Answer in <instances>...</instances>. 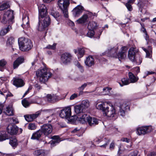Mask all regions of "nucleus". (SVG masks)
Listing matches in <instances>:
<instances>
[{"label": "nucleus", "mask_w": 156, "mask_h": 156, "mask_svg": "<svg viewBox=\"0 0 156 156\" xmlns=\"http://www.w3.org/2000/svg\"><path fill=\"white\" fill-rule=\"evenodd\" d=\"M67 24L68 25L70 26L73 27L74 25V23L71 20H67Z\"/></svg>", "instance_id": "nucleus-61"}, {"label": "nucleus", "mask_w": 156, "mask_h": 156, "mask_svg": "<svg viewBox=\"0 0 156 156\" xmlns=\"http://www.w3.org/2000/svg\"><path fill=\"white\" fill-rule=\"evenodd\" d=\"M24 59L23 57H20L18 58L14 62L13 67L14 69H16L23 61Z\"/></svg>", "instance_id": "nucleus-29"}, {"label": "nucleus", "mask_w": 156, "mask_h": 156, "mask_svg": "<svg viewBox=\"0 0 156 156\" xmlns=\"http://www.w3.org/2000/svg\"><path fill=\"white\" fill-rule=\"evenodd\" d=\"M142 48L146 53V57L148 58H151L152 56V50L151 48L150 47H149L148 50L143 47Z\"/></svg>", "instance_id": "nucleus-37"}, {"label": "nucleus", "mask_w": 156, "mask_h": 156, "mask_svg": "<svg viewBox=\"0 0 156 156\" xmlns=\"http://www.w3.org/2000/svg\"><path fill=\"white\" fill-rule=\"evenodd\" d=\"M42 134L41 130H39L33 134L31 139L38 140L41 136Z\"/></svg>", "instance_id": "nucleus-27"}, {"label": "nucleus", "mask_w": 156, "mask_h": 156, "mask_svg": "<svg viewBox=\"0 0 156 156\" xmlns=\"http://www.w3.org/2000/svg\"><path fill=\"white\" fill-rule=\"evenodd\" d=\"M41 131L45 136H47L51 134L52 131V126L50 124H44L41 126Z\"/></svg>", "instance_id": "nucleus-7"}, {"label": "nucleus", "mask_w": 156, "mask_h": 156, "mask_svg": "<svg viewBox=\"0 0 156 156\" xmlns=\"http://www.w3.org/2000/svg\"><path fill=\"white\" fill-rule=\"evenodd\" d=\"M50 14L55 19L57 18L59 16V14L58 12L55 11L54 10H51Z\"/></svg>", "instance_id": "nucleus-42"}, {"label": "nucleus", "mask_w": 156, "mask_h": 156, "mask_svg": "<svg viewBox=\"0 0 156 156\" xmlns=\"http://www.w3.org/2000/svg\"><path fill=\"white\" fill-rule=\"evenodd\" d=\"M71 115V108L70 107H66L62 109L59 113V116L61 118L68 120L70 117Z\"/></svg>", "instance_id": "nucleus-5"}, {"label": "nucleus", "mask_w": 156, "mask_h": 156, "mask_svg": "<svg viewBox=\"0 0 156 156\" xmlns=\"http://www.w3.org/2000/svg\"><path fill=\"white\" fill-rule=\"evenodd\" d=\"M5 113L8 115H12L13 113L12 107L9 106H7L5 109Z\"/></svg>", "instance_id": "nucleus-33"}, {"label": "nucleus", "mask_w": 156, "mask_h": 156, "mask_svg": "<svg viewBox=\"0 0 156 156\" xmlns=\"http://www.w3.org/2000/svg\"><path fill=\"white\" fill-rule=\"evenodd\" d=\"M119 113L122 116H124L126 112L129 109V106L126 103H123L121 104L119 106Z\"/></svg>", "instance_id": "nucleus-11"}, {"label": "nucleus", "mask_w": 156, "mask_h": 156, "mask_svg": "<svg viewBox=\"0 0 156 156\" xmlns=\"http://www.w3.org/2000/svg\"><path fill=\"white\" fill-rule=\"evenodd\" d=\"M18 130V128L15 124H10L7 128L8 133L11 135L16 134Z\"/></svg>", "instance_id": "nucleus-13"}, {"label": "nucleus", "mask_w": 156, "mask_h": 156, "mask_svg": "<svg viewBox=\"0 0 156 156\" xmlns=\"http://www.w3.org/2000/svg\"><path fill=\"white\" fill-rule=\"evenodd\" d=\"M83 107L85 110L88 108L90 106V103L89 101L87 100H83L80 104Z\"/></svg>", "instance_id": "nucleus-34"}, {"label": "nucleus", "mask_w": 156, "mask_h": 156, "mask_svg": "<svg viewBox=\"0 0 156 156\" xmlns=\"http://www.w3.org/2000/svg\"><path fill=\"white\" fill-rule=\"evenodd\" d=\"M52 139L53 140L49 142L48 143L51 144V147H53L55 146L57 144H58L61 141L59 137L58 136H54L52 137Z\"/></svg>", "instance_id": "nucleus-22"}, {"label": "nucleus", "mask_w": 156, "mask_h": 156, "mask_svg": "<svg viewBox=\"0 0 156 156\" xmlns=\"http://www.w3.org/2000/svg\"><path fill=\"white\" fill-rule=\"evenodd\" d=\"M74 110L77 114H80L84 112L85 109L81 105H76L74 107Z\"/></svg>", "instance_id": "nucleus-24"}, {"label": "nucleus", "mask_w": 156, "mask_h": 156, "mask_svg": "<svg viewBox=\"0 0 156 156\" xmlns=\"http://www.w3.org/2000/svg\"><path fill=\"white\" fill-rule=\"evenodd\" d=\"M89 30L87 34V35L88 37L91 38L94 36L95 32L93 30Z\"/></svg>", "instance_id": "nucleus-46"}, {"label": "nucleus", "mask_w": 156, "mask_h": 156, "mask_svg": "<svg viewBox=\"0 0 156 156\" xmlns=\"http://www.w3.org/2000/svg\"><path fill=\"white\" fill-rule=\"evenodd\" d=\"M94 142L97 144H99L101 141L103 142V144L100 146L101 147L105 148L108 144L110 142V140L109 139L105 138L103 139L102 136H99L97 137L94 140Z\"/></svg>", "instance_id": "nucleus-8"}, {"label": "nucleus", "mask_w": 156, "mask_h": 156, "mask_svg": "<svg viewBox=\"0 0 156 156\" xmlns=\"http://www.w3.org/2000/svg\"><path fill=\"white\" fill-rule=\"evenodd\" d=\"M88 20H76L77 23H81L83 24H85L87 22Z\"/></svg>", "instance_id": "nucleus-57"}, {"label": "nucleus", "mask_w": 156, "mask_h": 156, "mask_svg": "<svg viewBox=\"0 0 156 156\" xmlns=\"http://www.w3.org/2000/svg\"><path fill=\"white\" fill-rule=\"evenodd\" d=\"M147 156H156V154L154 152L150 151L148 152Z\"/></svg>", "instance_id": "nucleus-62"}, {"label": "nucleus", "mask_w": 156, "mask_h": 156, "mask_svg": "<svg viewBox=\"0 0 156 156\" xmlns=\"http://www.w3.org/2000/svg\"><path fill=\"white\" fill-rule=\"evenodd\" d=\"M37 79L41 83H44L51 77L52 74L49 68L41 67L36 71Z\"/></svg>", "instance_id": "nucleus-3"}, {"label": "nucleus", "mask_w": 156, "mask_h": 156, "mask_svg": "<svg viewBox=\"0 0 156 156\" xmlns=\"http://www.w3.org/2000/svg\"><path fill=\"white\" fill-rule=\"evenodd\" d=\"M153 130L151 126H147L138 127L136 129V133L139 135H144L151 132Z\"/></svg>", "instance_id": "nucleus-6"}, {"label": "nucleus", "mask_w": 156, "mask_h": 156, "mask_svg": "<svg viewBox=\"0 0 156 156\" xmlns=\"http://www.w3.org/2000/svg\"><path fill=\"white\" fill-rule=\"evenodd\" d=\"M89 115L85 113H82L79 114L77 117L76 120L80 123L85 124L88 122Z\"/></svg>", "instance_id": "nucleus-14"}, {"label": "nucleus", "mask_w": 156, "mask_h": 156, "mask_svg": "<svg viewBox=\"0 0 156 156\" xmlns=\"http://www.w3.org/2000/svg\"><path fill=\"white\" fill-rule=\"evenodd\" d=\"M47 11H43L40 12H39V19H43L44 20H50V17L47 15Z\"/></svg>", "instance_id": "nucleus-23"}, {"label": "nucleus", "mask_w": 156, "mask_h": 156, "mask_svg": "<svg viewBox=\"0 0 156 156\" xmlns=\"http://www.w3.org/2000/svg\"><path fill=\"white\" fill-rule=\"evenodd\" d=\"M14 42V38L12 37H10L8 39L7 41V45L8 46H12Z\"/></svg>", "instance_id": "nucleus-43"}, {"label": "nucleus", "mask_w": 156, "mask_h": 156, "mask_svg": "<svg viewBox=\"0 0 156 156\" xmlns=\"http://www.w3.org/2000/svg\"><path fill=\"white\" fill-rule=\"evenodd\" d=\"M46 97L48 101H54L57 100V96L55 95H51L48 94L46 96Z\"/></svg>", "instance_id": "nucleus-36"}, {"label": "nucleus", "mask_w": 156, "mask_h": 156, "mask_svg": "<svg viewBox=\"0 0 156 156\" xmlns=\"http://www.w3.org/2000/svg\"><path fill=\"white\" fill-rule=\"evenodd\" d=\"M122 82V84L119 83V84L121 87L123 86V85H126L129 84L130 83L129 80L128 79L124 78L121 80Z\"/></svg>", "instance_id": "nucleus-39"}, {"label": "nucleus", "mask_w": 156, "mask_h": 156, "mask_svg": "<svg viewBox=\"0 0 156 156\" xmlns=\"http://www.w3.org/2000/svg\"><path fill=\"white\" fill-rule=\"evenodd\" d=\"M24 21H23V24L21 25L22 27L23 28H28L30 26L29 20H27V22H26V20Z\"/></svg>", "instance_id": "nucleus-51"}, {"label": "nucleus", "mask_w": 156, "mask_h": 156, "mask_svg": "<svg viewBox=\"0 0 156 156\" xmlns=\"http://www.w3.org/2000/svg\"><path fill=\"white\" fill-rule=\"evenodd\" d=\"M112 88L106 87L103 89V91L101 92L100 94V95H108L115 97L116 94H114L112 91L111 90Z\"/></svg>", "instance_id": "nucleus-18"}, {"label": "nucleus", "mask_w": 156, "mask_h": 156, "mask_svg": "<svg viewBox=\"0 0 156 156\" xmlns=\"http://www.w3.org/2000/svg\"><path fill=\"white\" fill-rule=\"evenodd\" d=\"M129 3H126V6L127 7L129 11H131L132 10V8L131 5L129 4Z\"/></svg>", "instance_id": "nucleus-60"}, {"label": "nucleus", "mask_w": 156, "mask_h": 156, "mask_svg": "<svg viewBox=\"0 0 156 156\" xmlns=\"http://www.w3.org/2000/svg\"><path fill=\"white\" fill-rule=\"evenodd\" d=\"M9 144L13 147H16L18 145V142L17 140L14 136H12L9 138Z\"/></svg>", "instance_id": "nucleus-28"}, {"label": "nucleus", "mask_w": 156, "mask_h": 156, "mask_svg": "<svg viewBox=\"0 0 156 156\" xmlns=\"http://www.w3.org/2000/svg\"><path fill=\"white\" fill-rule=\"evenodd\" d=\"M97 109L101 111L104 116L108 118L116 117L117 112L115 108L112 105H110L108 102H99L95 103Z\"/></svg>", "instance_id": "nucleus-1"}, {"label": "nucleus", "mask_w": 156, "mask_h": 156, "mask_svg": "<svg viewBox=\"0 0 156 156\" xmlns=\"http://www.w3.org/2000/svg\"><path fill=\"white\" fill-rule=\"evenodd\" d=\"M63 11V13L64 17L66 18H68L69 17V15L68 14V12L67 9H66L61 10Z\"/></svg>", "instance_id": "nucleus-52"}, {"label": "nucleus", "mask_w": 156, "mask_h": 156, "mask_svg": "<svg viewBox=\"0 0 156 156\" xmlns=\"http://www.w3.org/2000/svg\"><path fill=\"white\" fill-rule=\"evenodd\" d=\"M86 87V84H85L84 83L81 85L80 87L78 88V90L80 91H82Z\"/></svg>", "instance_id": "nucleus-54"}, {"label": "nucleus", "mask_w": 156, "mask_h": 156, "mask_svg": "<svg viewBox=\"0 0 156 156\" xmlns=\"http://www.w3.org/2000/svg\"><path fill=\"white\" fill-rule=\"evenodd\" d=\"M86 50H87V49L85 48H78V53L80 55V57H82L83 56Z\"/></svg>", "instance_id": "nucleus-40"}, {"label": "nucleus", "mask_w": 156, "mask_h": 156, "mask_svg": "<svg viewBox=\"0 0 156 156\" xmlns=\"http://www.w3.org/2000/svg\"><path fill=\"white\" fill-rule=\"evenodd\" d=\"M7 63L6 61L4 59L0 60V70L3 71L4 70V67Z\"/></svg>", "instance_id": "nucleus-38"}, {"label": "nucleus", "mask_w": 156, "mask_h": 156, "mask_svg": "<svg viewBox=\"0 0 156 156\" xmlns=\"http://www.w3.org/2000/svg\"><path fill=\"white\" fill-rule=\"evenodd\" d=\"M129 80H130V83H135L138 80V78L135 76L133 73L131 72L128 73Z\"/></svg>", "instance_id": "nucleus-25"}, {"label": "nucleus", "mask_w": 156, "mask_h": 156, "mask_svg": "<svg viewBox=\"0 0 156 156\" xmlns=\"http://www.w3.org/2000/svg\"><path fill=\"white\" fill-rule=\"evenodd\" d=\"M86 65L89 67H90L94 64V59L91 56H89L87 57L84 61Z\"/></svg>", "instance_id": "nucleus-21"}, {"label": "nucleus", "mask_w": 156, "mask_h": 156, "mask_svg": "<svg viewBox=\"0 0 156 156\" xmlns=\"http://www.w3.org/2000/svg\"><path fill=\"white\" fill-rule=\"evenodd\" d=\"M38 9L39 12L47 10L46 6L43 4H39L38 6Z\"/></svg>", "instance_id": "nucleus-45"}, {"label": "nucleus", "mask_w": 156, "mask_h": 156, "mask_svg": "<svg viewBox=\"0 0 156 156\" xmlns=\"http://www.w3.org/2000/svg\"><path fill=\"white\" fill-rule=\"evenodd\" d=\"M97 16V15L95 13H93L87 11L78 20H91L96 19Z\"/></svg>", "instance_id": "nucleus-12"}, {"label": "nucleus", "mask_w": 156, "mask_h": 156, "mask_svg": "<svg viewBox=\"0 0 156 156\" xmlns=\"http://www.w3.org/2000/svg\"><path fill=\"white\" fill-rule=\"evenodd\" d=\"M75 65L79 68L80 71L81 72H83V67L81 66L80 64L77 61L75 62Z\"/></svg>", "instance_id": "nucleus-47"}, {"label": "nucleus", "mask_w": 156, "mask_h": 156, "mask_svg": "<svg viewBox=\"0 0 156 156\" xmlns=\"http://www.w3.org/2000/svg\"><path fill=\"white\" fill-rule=\"evenodd\" d=\"M83 10V7L80 5L77 6L72 11L73 16L75 17H79Z\"/></svg>", "instance_id": "nucleus-16"}, {"label": "nucleus", "mask_w": 156, "mask_h": 156, "mask_svg": "<svg viewBox=\"0 0 156 156\" xmlns=\"http://www.w3.org/2000/svg\"><path fill=\"white\" fill-rule=\"evenodd\" d=\"M26 120L28 122L32 121L34 119L32 114L24 116Z\"/></svg>", "instance_id": "nucleus-41"}, {"label": "nucleus", "mask_w": 156, "mask_h": 156, "mask_svg": "<svg viewBox=\"0 0 156 156\" xmlns=\"http://www.w3.org/2000/svg\"><path fill=\"white\" fill-rule=\"evenodd\" d=\"M137 49L136 48H131L128 51V57L131 61H134L136 54L137 52Z\"/></svg>", "instance_id": "nucleus-17"}, {"label": "nucleus", "mask_w": 156, "mask_h": 156, "mask_svg": "<svg viewBox=\"0 0 156 156\" xmlns=\"http://www.w3.org/2000/svg\"><path fill=\"white\" fill-rule=\"evenodd\" d=\"M118 48L117 45L115 47L109 45L108 46L107 50L104 53H102V54L108 56L118 58L119 60L120 59L124 58L126 56V51L128 49L127 47H122L121 51L118 53Z\"/></svg>", "instance_id": "nucleus-2"}, {"label": "nucleus", "mask_w": 156, "mask_h": 156, "mask_svg": "<svg viewBox=\"0 0 156 156\" xmlns=\"http://www.w3.org/2000/svg\"><path fill=\"white\" fill-rule=\"evenodd\" d=\"M87 122L90 126H94L98 124V120L97 119L92 118L89 116Z\"/></svg>", "instance_id": "nucleus-26"}, {"label": "nucleus", "mask_w": 156, "mask_h": 156, "mask_svg": "<svg viewBox=\"0 0 156 156\" xmlns=\"http://www.w3.org/2000/svg\"><path fill=\"white\" fill-rule=\"evenodd\" d=\"M41 113V111H39L35 113V114H33V115L34 119L37 118L39 115Z\"/></svg>", "instance_id": "nucleus-55"}, {"label": "nucleus", "mask_w": 156, "mask_h": 156, "mask_svg": "<svg viewBox=\"0 0 156 156\" xmlns=\"http://www.w3.org/2000/svg\"><path fill=\"white\" fill-rule=\"evenodd\" d=\"M69 0H58V5L61 10L66 9L69 4Z\"/></svg>", "instance_id": "nucleus-15"}, {"label": "nucleus", "mask_w": 156, "mask_h": 156, "mask_svg": "<svg viewBox=\"0 0 156 156\" xmlns=\"http://www.w3.org/2000/svg\"><path fill=\"white\" fill-rule=\"evenodd\" d=\"M34 153L35 156H45L46 155L45 151L42 149L36 150Z\"/></svg>", "instance_id": "nucleus-32"}, {"label": "nucleus", "mask_w": 156, "mask_h": 156, "mask_svg": "<svg viewBox=\"0 0 156 156\" xmlns=\"http://www.w3.org/2000/svg\"><path fill=\"white\" fill-rule=\"evenodd\" d=\"M115 147V143L114 141H113L112 142L110 145L109 149L110 150H113L114 149Z\"/></svg>", "instance_id": "nucleus-56"}, {"label": "nucleus", "mask_w": 156, "mask_h": 156, "mask_svg": "<svg viewBox=\"0 0 156 156\" xmlns=\"http://www.w3.org/2000/svg\"><path fill=\"white\" fill-rule=\"evenodd\" d=\"M11 26L9 25L7 27L2 29L0 32V35L4 36L10 30Z\"/></svg>", "instance_id": "nucleus-35"}, {"label": "nucleus", "mask_w": 156, "mask_h": 156, "mask_svg": "<svg viewBox=\"0 0 156 156\" xmlns=\"http://www.w3.org/2000/svg\"><path fill=\"white\" fill-rule=\"evenodd\" d=\"M50 23V20H39L38 31H42L47 29Z\"/></svg>", "instance_id": "nucleus-9"}, {"label": "nucleus", "mask_w": 156, "mask_h": 156, "mask_svg": "<svg viewBox=\"0 0 156 156\" xmlns=\"http://www.w3.org/2000/svg\"><path fill=\"white\" fill-rule=\"evenodd\" d=\"M9 7V5L8 4L6 3H3L0 6V10H4L8 8Z\"/></svg>", "instance_id": "nucleus-48"}, {"label": "nucleus", "mask_w": 156, "mask_h": 156, "mask_svg": "<svg viewBox=\"0 0 156 156\" xmlns=\"http://www.w3.org/2000/svg\"><path fill=\"white\" fill-rule=\"evenodd\" d=\"M72 56L69 53H65L62 54L61 56L62 63L64 65L69 63L72 59Z\"/></svg>", "instance_id": "nucleus-10"}, {"label": "nucleus", "mask_w": 156, "mask_h": 156, "mask_svg": "<svg viewBox=\"0 0 156 156\" xmlns=\"http://www.w3.org/2000/svg\"><path fill=\"white\" fill-rule=\"evenodd\" d=\"M13 84L16 87H21L24 85L23 80L21 79L14 78L13 79Z\"/></svg>", "instance_id": "nucleus-19"}, {"label": "nucleus", "mask_w": 156, "mask_h": 156, "mask_svg": "<svg viewBox=\"0 0 156 156\" xmlns=\"http://www.w3.org/2000/svg\"><path fill=\"white\" fill-rule=\"evenodd\" d=\"M36 126L34 123H30L29 124L28 128L30 130H34L36 129Z\"/></svg>", "instance_id": "nucleus-50"}, {"label": "nucleus", "mask_w": 156, "mask_h": 156, "mask_svg": "<svg viewBox=\"0 0 156 156\" xmlns=\"http://www.w3.org/2000/svg\"><path fill=\"white\" fill-rule=\"evenodd\" d=\"M56 44H54L52 45H48L47 47L46 48L51 49L52 50H54L55 48Z\"/></svg>", "instance_id": "nucleus-53"}, {"label": "nucleus", "mask_w": 156, "mask_h": 156, "mask_svg": "<svg viewBox=\"0 0 156 156\" xmlns=\"http://www.w3.org/2000/svg\"><path fill=\"white\" fill-rule=\"evenodd\" d=\"M3 20H13L14 19L13 11L11 10L7 11L4 14Z\"/></svg>", "instance_id": "nucleus-20"}, {"label": "nucleus", "mask_w": 156, "mask_h": 156, "mask_svg": "<svg viewBox=\"0 0 156 156\" xmlns=\"http://www.w3.org/2000/svg\"><path fill=\"white\" fill-rule=\"evenodd\" d=\"M35 87L38 90H40L41 88V86L37 83H36L34 85Z\"/></svg>", "instance_id": "nucleus-64"}, {"label": "nucleus", "mask_w": 156, "mask_h": 156, "mask_svg": "<svg viewBox=\"0 0 156 156\" xmlns=\"http://www.w3.org/2000/svg\"><path fill=\"white\" fill-rule=\"evenodd\" d=\"M78 96V94H77L74 93L70 97V100H73L75 98H76Z\"/></svg>", "instance_id": "nucleus-59"}, {"label": "nucleus", "mask_w": 156, "mask_h": 156, "mask_svg": "<svg viewBox=\"0 0 156 156\" xmlns=\"http://www.w3.org/2000/svg\"><path fill=\"white\" fill-rule=\"evenodd\" d=\"M22 103L23 106L26 108L28 107L31 104L27 100L26 98L23 99L22 101Z\"/></svg>", "instance_id": "nucleus-44"}, {"label": "nucleus", "mask_w": 156, "mask_h": 156, "mask_svg": "<svg viewBox=\"0 0 156 156\" xmlns=\"http://www.w3.org/2000/svg\"><path fill=\"white\" fill-rule=\"evenodd\" d=\"M133 62H136L138 65H140L141 64L142 62V58L140 57H137L136 58L134 59V61H132Z\"/></svg>", "instance_id": "nucleus-49"}, {"label": "nucleus", "mask_w": 156, "mask_h": 156, "mask_svg": "<svg viewBox=\"0 0 156 156\" xmlns=\"http://www.w3.org/2000/svg\"><path fill=\"white\" fill-rule=\"evenodd\" d=\"M12 20H2L1 22L4 24L6 23H13Z\"/></svg>", "instance_id": "nucleus-58"}, {"label": "nucleus", "mask_w": 156, "mask_h": 156, "mask_svg": "<svg viewBox=\"0 0 156 156\" xmlns=\"http://www.w3.org/2000/svg\"><path fill=\"white\" fill-rule=\"evenodd\" d=\"M9 139L7 134L4 131L0 132V141H2Z\"/></svg>", "instance_id": "nucleus-31"}, {"label": "nucleus", "mask_w": 156, "mask_h": 156, "mask_svg": "<svg viewBox=\"0 0 156 156\" xmlns=\"http://www.w3.org/2000/svg\"><path fill=\"white\" fill-rule=\"evenodd\" d=\"M19 48L22 51H27L30 50L33 46L30 40L23 37L18 39Z\"/></svg>", "instance_id": "nucleus-4"}, {"label": "nucleus", "mask_w": 156, "mask_h": 156, "mask_svg": "<svg viewBox=\"0 0 156 156\" xmlns=\"http://www.w3.org/2000/svg\"><path fill=\"white\" fill-rule=\"evenodd\" d=\"M98 25L95 22L91 20L88 23L87 27L89 29H95L97 28Z\"/></svg>", "instance_id": "nucleus-30"}, {"label": "nucleus", "mask_w": 156, "mask_h": 156, "mask_svg": "<svg viewBox=\"0 0 156 156\" xmlns=\"http://www.w3.org/2000/svg\"><path fill=\"white\" fill-rule=\"evenodd\" d=\"M29 19V17L27 14L26 13H24L23 14V18L22 19L23 20L26 19V20H28Z\"/></svg>", "instance_id": "nucleus-63"}]
</instances>
